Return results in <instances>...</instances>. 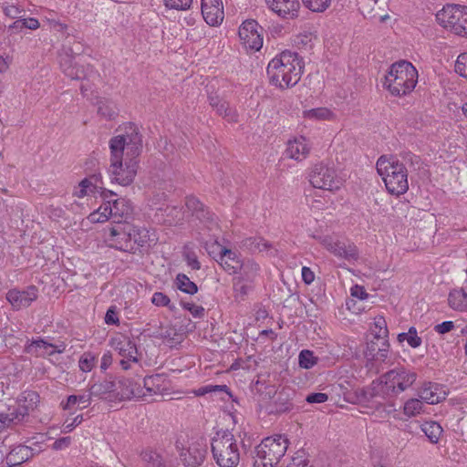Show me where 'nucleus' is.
<instances>
[{"label": "nucleus", "mask_w": 467, "mask_h": 467, "mask_svg": "<svg viewBox=\"0 0 467 467\" xmlns=\"http://www.w3.org/2000/svg\"><path fill=\"white\" fill-rule=\"evenodd\" d=\"M417 379V373L405 367L395 368L373 380L366 389L356 391L357 401H369L376 398L387 400L397 397L410 388Z\"/></svg>", "instance_id": "obj_1"}, {"label": "nucleus", "mask_w": 467, "mask_h": 467, "mask_svg": "<svg viewBox=\"0 0 467 467\" xmlns=\"http://www.w3.org/2000/svg\"><path fill=\"white\" fill-rule=\"evenodd\" d=\"M303 68L304 63L297 53L285 50L269 62L266 71L273 85L287 88L298 83Z\"/></svg>", "instance_id": "obj_2"}, {"label": "nucleus", "mask_w": 467, "mask_h": 467, "mask_svg": "<svg viewBox=\"0 0 467 467\" xmlns=\"http://www.w3.org/2000/svg\"><path fill=\"white\" fill-rule=\"evenodd\" d=\"M418 81V71L409 61L400 60L393 63L385 76L383 82L393 96H405L410 93Z\"/></svg>", "instance_id": "obj_3"}, {"label": "nucleus", "mask_w": 467, "mask_h": 467, "mask_svg": "<svg viewBox=\"0 0 467 467\" xmlns=\"http://www.w3.org/2000/svg\"><path fill=\"white\" fill-rule=\"evenodd\" d=\"M376 167L389 193L399 196L409 190L408 169L397 157L381 156Z\"/></svg>", "instance_id": "obj_4"}, {"label": "nucleus", "mask_w": 467, "mask_h": 467, "mask_svg": "<svg viewBox=\"0 0 467 467\" xmlns=\"http://www.w3.org/2000/svg\"><path fill=\"white\" fill-rule=\"evenodd\" d=\"M211 451L219 467H236L240 462L237 441L228 430L216 431L211 441Z\"/></svg>", "instance_id": "obj_5"}, {"label": "nucleus", "mask_w": 467, "mask_h": 467, "mask_svg": "<svg viewBox=\"0 0 467 467\" xmlns=\"http://www.w3.org/2000/svg\"><path fill=\"white\" fill-rule=\"evenodd\" d=\"M289 441L283 435L265 438L254 448L255 467H275L287 451Z\"/></svg>", "instance_id": "obj_6"}, {"label": "nucleus", "mask_w": 467, "mask_h": 467, "mask_svg": "<svg viewBox=\"0 0 467 467\" xmlns=\"http://www.w3.org/2000/svg\"><path fill=\"white\" fill-rule=\"evenodd\" d=\"M175 447L185 467L201 466L205 460L208 449L204 439L189 437L187 434L178 436Z\"/></svg>", "instance_id": "obj_7"}, {"label": "nucleus", "mask_w": 467, "mask_h": 467, "mask_svg": "<svg viewBox=\"0 0 467 467\" xmlns=\"http://www.w3.org/2000/svg\"><path fill=\"white\" fill-rule=\"evenodd\" d=\"M122 145L119 140H113L109 172L112 182L127 186L133 182L137 174L138 161L136 159L130 158L129 161H125V167L123 166V156L120 155Z\"/></svg>", "instance_id": "obj_8"}, {"label": "nucleus", "mask_w": 467, "mask_h": 467, "mask_svg": "<svg viewBox=\"0 0 467 467\" xmlns=\"http://www.w3.org/2000/svg\"><path fill=\"white\" fill-rule=\"evenodd\" d=\"M119 140L123 144L120 149V155L123 156L124 150H127V156L136 159L142 150V135L139 128L134 123L125 125L124 133L117 135L109 140V150H111L113 140Z\"/></svg>", "instance_id": "obj_9"}, {"label": "nucleus", "mask_w": 467, "mask_h": 467, "mask_svg": "<svg viewBox=\"0 0 467 467\" xmlns=\"http://www.w3.org/2000/svg\"><path fill=\"white\" fill-rule=\"evenodd\" d=\"M309 182L313 187L327 191H335L341 186L335 169L324 163L314 165L309 174Z\"/></svg>", "instance_id": "obj_10"}, {"label": "nucleus", "mask_w": 467, "mask_h": 467, "mask_svg": "<svg viewBox=\"0 0 467 467\" xmlns=\"http://www.w3.org/2000/svg\"><path fill=\"white\" fill-rule=\"evenodd\" d=\"M265 398L273 400L269 404V413H284L287 412L293 408V396L295 391L290 388H283L276 391L274 386L265 387Z\"/></svg>", "instance_id": "obj_11"}, {"label": "nucleus", "mask_w": 467, "mask_h": 467, "mask_svg": "<svg viewBox=\"0 0 467 467\" xmlns=\"http://www.w3.org/2000/svg\"><path fill=\"white\" fill-rule=\"evenodd\" d=\"M262 26L255 20H246L239 27V37L246 50L258 51L263 46Z\"/></svg>", "instance_id": "obj_12"}, {"label": "nucleus", "mask_w": 467, "mask_h": 467, "mask_svg": "<svg viewBox=\"0 0 467 467\" xmlns=\"http://www.w3.org/2000/svg\"><path fill=\"white\" fill-rule=\"evenodd\" d=\"M60 67L64 74L71 79L83 80L97 77V72L91 66H80L68 55L60 58Z\"/></svg>", "instance_id": "obj_13"}, {"label": "nucleus", "mask_w": 467, "mask_h": 467, "mask_svg": "<svg viewBox=\"0 0 467 467\" xmlns=\"http://www.w3.org/2000/svg\"><path fill=\"white\" fill-rule=\"evenodd\" d=\"M114 395L115 401L131 399L147 400V394L143 388L134 379L126 378L120 379L116 382Z\"/></svg>", "instance_id": "obj_14"}, {"label": "nucleus", "mask_w": 467, "mask_h": 467, "mask_svg": "<svg viewBox=\"0 0 467 467\" xmlns=\"http://www.w3.org/2000/svg\"><path fill=\"white\" fill-rule=\"evenodd\" d=\"M112 346L119 352V356L122 357V359L119 361L122 369H129L130 362H139L137 346L130 337L116 338L113 340Z\"/></svg>", "instance_id": "obj_15"}, {"label": "nucleus", "mask_w": 467, "mask_h": 467, "mask_svg": "<svg viewBox=\"0 0 467 467\" xmlns=\"http://www.w3.org/2000/svg\"><path fill=\"white\" fill-rule=\"evenodd\" d=\"M464 5H447L436 14V20L443 26L450 28L455 34V28L462 19Z\"/></svg>", "instance_id": "obj_16"}, {"label": "nucleus", "mask_w": 467, "mask_h": 467, "mask_svg": "<svg viewBox=\"0 0 467 467\" xmlns=\"http://www.w3.org/2000/svg\"><path fill=\"white\" fill-rule=\"evenodd\" d=\"M327 250L335 256L346 259L348 261L357 260L358 258V250L354 244L335 241L331 237H325L322 241Z\"/></svg>", "instance_id": "obj_17"}, {"label": "nucleus", "mask_w": 467, "mask_h": 467, "mask_svg": "<svg viewBox=\"0 0 467 467\" xmlns=\"http://www.w3.org/2000/svg\"><path fill=\"white\" fill-rule=\"evenodd\" d=\"M24 400H18L16 408L8 409L7 415L11 418L14 425L24 421L25 418L28 416L29 411L33 410V404L38 400V394L35 391L25 392Z\"/></svg>", "instance_id": "obj_18"}, {"label": "nucleus", "mask_w": 467, "mask_h": 467, "mask_svg": "<svg viewBox=\"0 0 467 467\" xmlns=\"http://www.w3.org/2000/svg\"><path fill=\"white\" fill-rule=\"evenodd\" d=\"M109 245L123 252H130L134 250L131 244L130 227L118 224L109 230L108 237Z\"/></svg>", "instance_id": "obj_19"}, {"label": "nucleus", "mask_w": 467, "mask_h": 467, "mask_svg": "<svg viewBox=\"0 0 467 467\" xmlns=\"http://www.w3.org/2000/svg\"><path fill=\"white\" fill-rule=\"evenodd\" d=\"M38 296V290L35 285H30L25 290L11 289L6 294L7 301L16 309L29 306Z\"/></svg>", "instance_id": "obj_20"}, {"label": "nucleus", "mask_w": 467, "mask_h": 467, "mask_svg": "<svg viewBox=\"0 0 467 467\" xmlns=\"http://www.w3.org/2000/svg\"><path fill=\"white\" fill-rule=\"evenodd\" d=\"M202 15L210 26L220 25L224 17L221 0H202Z\"/></svg>", "instance_id": "obj_21"}, {"label": "nucleus", "mask_w": 467, "mask_h": 467, "mask_svg": "<svg viewBox=\"0 0 467 467\" xmlns=\"http://www.w3.org/2000/svg\"><path fill=\"white\" fill-rule=\"evenodd\" d=\"M265 3L281 17L294 19L298 16V0H265Z\"/></svg>", "instance_id": "obj_22"}, {"label": "nucleus", "mask_w": 467, "mask_h": 467, "mask_svg": "<svg viewBox=\"0 0 467 467\" xmlns=\"http://www.w3.org/2000/svg\"><path fill=\"white\" fill-rule=\"evenodd\" d=\"M310 152V146L305 137L290 140L285 150L286 157L297 161L305 160Z\"/></svg>", "instance_id": "obj_23"}, {"label": "nucleus", "mask_w": 467, "mask_h": 467, "mask_svg": "<svg viewBox=\"0 0 467 467\" xmlns=\"http://www.w3.org/2000/svg\"><path fill=\"white\" fill-rule=\"evenodd\" d=\"M419 396L428 404H437L445 400L446 392L437 383L425 382L419 391Z\"/></svg>", "instance_id": "obj_24"}, {"label": "nucleus", "mask_w": 467, "mask_h": 467, "mask_svg": "<svg viewBox=\"0 0 467 467\" xmlns=\"http://www.w3.org/2000/svg\"><path fill=\"white\" fill-rule=\"evenodd\" d=\"M115 381L104 379L90 385L89 390L93 398H97L99 400H106L109 401H115Z\"/></svg>", "instance_id": "obj_25"}, {"label": "nucleus", "mask_w": 467, "mask_h": 467, "mask_svg": "<svg viewBox=\"0 0 467 467\" xmlns=\"http://www.w3.org/2000/svg\"><path fill=\"white\" fill-rule=\"evenodd\" d=\"M101 195L105 200V203L100 205L97 211H94L88 216V219L91 223H104L109 217H112V209L110 208V198L116 196L117 194L112 191L104 190Z\"/></svg>", "instance_id": "obj_26"}, {"label": "nucleus", "mask_w": 467, "mask_h": 467, "mask_svg": "<svg viewBox=\"0 0 467 467\" xmlns=\"http://www.w3.org/2000/svg\"><path fill=\"white\" fill-rule=\"evenodd\" d=\"M226 268L231 271H239L240 276L238 278L246 282H253L259 272V265L250 259L241 260L240 263L235 264V266H231L228 264Z\"/></svg>", "instance_id": "obj_27"}, {"label": "nucleus", "mask_w": 467, "mask_h": 467, "mask_svg": "<svg viewBox=\"0 0 467 467\" xmlns=\"http://www.w3.org/2000/svg\"><path fill=\"white\" fill-rule=\"evenodd\" d=\"M36 452L34 450L26 445H18L11 450L5 457L6 465H13L19 467L23 462L31 459Z\"/></svg>", "instance_id": "obj_28"}, {"label": "nucleus", "mask_w": 467, "mask_h": 467, "mask_svg": "<svg viewBox=\"0 0 467 467\" xmlns=\"http://www.w3.org/2000/svg\"><path fill=\"white\" fill-rule=\"evenodd\" d=\"M143 390L147 397L161 395L167 390L166 379L161 374L147 376L143 379Z\"/></svg>", "instance_id": "obj_29"}, {"label": "nucleus", "mask_w": 467, "mask_h": 467, "mask_svg": "<svg viewBox=\"0 0 467 467\" xmlns=\"http://www.w3.org/2000/svg\"><path fill=\"white\" fill-rule=\"evenodd\" d=\"M110 208L112 209V218L118 223L120 219H127L132 213V206L129 200L120 199H110Z\"/></svg>", "instance_id": "obj_30"}, {"label": "nucleus", "mask_w": 467, "mask_h": 467, "mask_svg": "<svg viewBox=\"0 0 467 467\" xmlns=\"http://www.w3.org/2000/svg\"><path fill=\"white\" fill-rule=\"evenodd\" d=\"M217 249H219V258H215V260L221 265L224 271L228 274L233 275L236 274L237 271H231L226 268L227 265L231 266H235L236 263H240L241 260L237 257L236 254L230 249H227L220 244H214Z\"/></svg>", "instance_id": "obj_31"}, {"label": "nucleus", "mask_w": 467, "mask_h": 467, "mask_svg": "<svg viewBox=\"0 0 467 467\" xmlns=\"http://www.w3.org/2000/svg\"><path fill=\"white\" fill-rule=\"evenodd\" d=\"M449 306L456 311L467 310V293L463 289H454L448 296Z\"/></svg>", "instance_id": "obj_32"}, {"label": "nucleus", "mask_w": 467, "mask_h": 467, "mask_svg": "<svg viewBox=\"0 0 467 467\" xmlns=\"http://www.w3.org/2000/svg\"><path fill=\"white\" fill-rule=\"evenodd\" d=\"M421 431L426 435L430 442L436 444L438 443L443 429L441 426L433 420L425 421L420 425Z\"/></svg>", "instance_id": "obj_33"}, {"label": "nucleus", "mask_w": 467, "mask_h": 467, "mask_svg": "<svg viewBox=\"0 0 467 467\" xmlns=\"http://www.w3.org/2000/svg\"><path fill=\"white\" fill-rule=\"evenodd\" d=\"M140 456L146 467H165L162 455L152 448L142 451Z\"/></svg>", "instance_id": "obj_34"}, {"label": "nucleus", "mask_w": 467, "mask_h": 467, "mask_svg": "<svg viewBox=\"0 0 467 467\" xmlns=\"http://www.w3.org/2000/svg\"><path fill=\"white\" fill-rule=\"evenodd\" d=\"M51 347H53V344L43 338L32 339L25 347V352L35 356H41L49 352Z\"/></svg>", "instance_id": "obj_35"}, {"label": "nucleus", "mask_w": 467, "mask_h": 467, "mask_svg": "<svg viewBox=\"0 0 467 467\" xmlns=\"http://www.w3.org/2000/svg\"><path fill=\"white\" fill-rule=\"evenodd\" d=\"M185 205L198 219H209V212L204 210L203 204L194 196L186 197Z\"/></svg>", "instance_id": "obj_36"}, {"label": "nucleus", "mask_w": 467, "mask_h": 467, "mask_svg": "<svg viewBox=\"0 0 467 467\" xmlns=\"http://www.w3.org/2000/svg\"><path fill=\"white\" fill-rule=\"evenodd\" d=\"M243 246L251 253L267 251L272 244L261 237H250L243 241Z\"/></svg>", "instance_id": "obj_37"}, {"label": "nucleus", "mask_w": 467, "mask_h": 467, "mask_svg": "<svg viewBox=\"0 0 467 467\" xmlns=\"http://www.w3.org/2000/svg\"><path fill=\"white\" fill-rule=\"evenodd\" d=\"M176 287L188 295H194L198 291L197 285L191 281L184 274H178L175 279Z\"/></svg>", "instance_id": "obj_38"}, {"label": "nucleus", "mask_w": 467, "mask_h": 467, "mask_svg": "<svg viewBox=\"0 0 467 467\" xmlns=\"http://www.w3.org/2000/svg\"><path fill=\"white\" fill-rule=\"evenodd\" d=\"M131 244L138 246H144L150 241V234L146 228L130 227Z\"/></svg>", "instance_id": "obj_39"}, {"label": "nucleus", "mask_w": 467, "mask_h": 467, "mask_svg": "<svg viewBox=\"0 0 467 467\" xmlns=\"http://www.w3.org/2000/svg\"><path fill=\"white\" fill-rule=\"evenodd\" d=\"M98 113L106 119H113L117 116V110L115 105L106 99L99 100Z\"/></svg>", "instance_id": "obj_40"}, {"label": "nucleus", "mask_w": 467, "mask_h": 467, "mask_svg": "<svg viewBox=\"0 0 467 467\" xmlns=\"http://www.w3.org/2000/svg\"><path fill=\"white\" fill-rule=\"evenodd\" d=\"M333 113L327 108H317L304 111V117L309 119L325 120L330 119Z\"/></svg>", "instance_id": "obj_41"}, {"label": "nucleus", "mask_w": 467, "mask_h": 467, "mask_svg": "<svg viewBox=\"0 0 467 467\" xmlns=\"http://www.w3.org/2000/svg\"><path fill=\"white\" fill-rule=\"evenodd\" d=\"M96 190L97 186L93 184L91 180L88 178H85L79 182L78 188L74 192V195L78 198H83L87 195L95 193Z\"/></svg>", "instance_id": "obj_42"}, {"label": "nucleus", "mask_w": 467, "mask_h": 467, "mask_svg": "<svg viewBox=\"0 0 467 467\" xmlns=\"http://www.w3.org/2000/svg\"><path fill=\"white\" fill-rule=\"evenodd\" d=\"M303 5L312 12L323 13L331 5V0H302Z\"/></svg>", "instance_id": "obj_43"}, {"label": "nucleus", "mask_w": 467, "mask_h": 467, "mask_svg": "<svg viewBox=\"0 0 467 467\" xmlns=\"http://www.w3.org/2000/svg\"><path fill=\"white\" fill-rule=\"evenodd\" d=\"M299 366L303 368H311L317 363V358L314 356L313 351L304 349L299 353Z\"/></svg>", "instance_id": "obj_44"}, {"label": "nucleus", "mask_w": 467, "mask_h": 467, "mask_svg": "<svg viewBox=\"0 0 467 467\" xmlns=\"http://www.w3.org/2000/svg\"><path fill=\"white\" fill-rule=\"evenodd\" d=\"M216 112L223 116L229 122H236L237 115L234 109L229 107V104L226 101H223L217 106L215 109Z\"/></svg>", "instance_id": "obj_45"}, {"label": "nucleus", "mask_w": 467, "mask_h": 467, "mask_svg": "<svg viewBox=\"0 0 467 467\" xmlns=\"http://www.w3.org/2000/svg\"><path fill=\"white\" fill-rule=\"evenodd\" d=\"M422 409V401L420 399H410L404 404V414L409 417L416 416L420 414Z\"/></svg>", "instance_id": "obj_46"}, {"label": "nucleus", "mask_w": 467, "mask_h": 467, "mask_svg": "<svg viewBox=\"0 0 467 467\" xmlns=\"http://www.w3.org/2000/svg\"><path fill=\"white\" fill-rule=\"evenodd\" d=\"M374 326H375V330H374L375 337L378 339L379 338L384 339L388 337L389 331L387 328V323L383 317H377L375 318Z\"/></svg>", "instance_id": "obj_47"}, {"label": "nucleus", "mask_w": 467, "mask_h": 467, "mask_svg": "<svg viewBox=\"0 0 467 467\" xmlns=\"http://www.w3.org/2000/svg\"><path fill=\"white\" fill-rule=\"evenodd\" d=\"M401 160L400 162L405 163V167L410 166L414 170L420 168V158L411 152H405L400 154Z\"/></svg>", "instance_id": "obj_48"}, {"label": "nucleus", "mask_w": 467, "mask_h": 467, "mask_svg": "<svg viewBox=\"0 0 467 467\" xmlns=\"http://www.w3.org/2000/svg\"><path fill=\"white\" fill-rule=\"evenodd\" d=\"M95 365V357L91 353H84L79 361V368L83 372H89Z\"/></svg>", "instance_id": "obj_49"}, {"label": "nucleus", "mask_w": 467, "mask_h": 467, "mask_svg": "<svg viewBox=\"0 0 467 467\" xmlns=\"http://www.w3.org/2000/svg\"><path fill=\"white\" fill-rule=\"evenodd\" d=\"M455 72L461 77L467 78V53L458 56L455 62Z\"/></svg>", "instance_id": "obj_50"}, {"label": "nucleus", "mask_w": 467, "mask_h": 467, "mask_svg": "<svg viewBox=\"0 0 467 467\" xmlns=\"http://www.w3.org/2000/svg\"><path fill=\"white\" fill-rule=\"evenodd\" d=\"M3 11L6 16L16 19L20 18L24 10L15 5H5L3 7Z\"/></svg>", "instance_id": "obj_51"}, {"label": "nucleus", "mask_w": 467, "mask_h": 467, "mask_svg": "<svg viewBox=\"0 0 467 467\" xmlns=\"http://www.w3.org/2000/svg\"><path fill=\"white\" fill-rule=\"evenodd\" d=\"M192 0H166V6L177 10H184L190 7Z\"/></svg>", "instance_id": "obj_52"}, {"label": "nucleus", "mask_w": 467, "mask_h": 467, "mask_svg": "<svg viewBox=\"0 0 467 467\" xmlns=\"http://www.w3.org/2000/svg\"><path fill=\"white\" fill-rule=\"evenodd\" d=\"M376 350L375 348V343L372 342L371 345L368 347L369 354L373 359L379 360V361H384L388 356V349L387 348H378V351L376 353H372Z\"/></svg>", "instance_id": "obj_53"}, {"label": "nucleus", "mask_w": 467, "mask_h": 467, "mask_svg": "<svg viewBox=\"0 0 467 467\" xmlns=\"http://www.w3.org/2000/svg\"><path fill=\"white\" fill-rule=\"evenodd\" d=\"M170 298L161 292H156L153 294L151 302L158 306H167L170 304Z\"/></svg>", "instance_id": "obj_54"}, {"label": "nucleus", "mask_w": 467, "mask_h": 467, "mask_svg": "<svg viewBox=\"0 0 467 467\" xmlns=\"http://www.w3.org/2000/svg\"><path fill=\"white\" fill-rule=\"evenodd\" d=\"M247 283L244 280L240 278H236L234 283V289L236 295H240L242 296H245L250 288V285H246Z\"/></svg>", "instance_id": "obj_55"}, {"label": "nucleus", "mask_w": 467, "mask_h": 467, "mask_svg": "<svg viewBox=\"0 0 467 467\" xmlns=\"http://www.w3.org/2000/svg\"><path fill=\"white\" fill-rule=\"evenodd\" d=\"M92 398H93V396L91 395V392L89 389H88V393L77 395L78 406L79 410L88 408L91 404Z\"/></svg>", "instance_id": "obj_56"}, {"label": "nucleus", "mask_w": 467, "mask_h": 467, "mask_svg": "<svg viewBox=\"0 0 467 467\" xmlns=\"http://www.w3.org/2000/svg\"><path fill=\"white\" fill-rule=\"evenodd\" d=\"M184 258L187 265L193 270H199L201 268V264L198 261V258L194 252H187L184 254Z\"/></svg>", "instance_id": "obj_57"}, {"label": "nucleus", "mask_w": 467, "mask_h": 467, "mask_svg": "<svg viewBox=\"0 0 467 467\" xmlns=\"http://www.w3.org/2000/svg\"><path fill=\"white\" fill-rule=\"evenodd\" d=\"M184 309H187L194 317H202L204 315V308L192 303H182Z\"/></svg>", "instance_id": "obj_58"}, {"label": "nucleus", "mask_w": 467, "mask_h": 467, "mask_svg": "<svg viewBox=\"0 0 467 467\" xmlns=\"http://www.w3.org/2000/svg\"><path fill=\"white\" fill-rule=\"evenodd\" d=\"M105 323L108 325H118L119 323L116 306H110L105 316Z\"/></svg>", "instance_id": "obj_59"}, {"label": "nucleus", "mask_w": 467, "mask_h": 467, "mask_svg": "<svg viewBox=\"0 0 467 467\" xmlns=\"http://www.w3.org/2000/svg\"><path fill=\"white\" fill-rule=\"evenodd\" d=\"M464 8L466 10L463 11L462 19L461 20L460 26H457L455 28V34L467 37V6Z\"/></svg>", "instance_id": "obj_60"}, {"label": "nucleus", "mask_w": 467, "mask_h": 467, "mask_svg": "<svg viewBox=\"0 0 467 467\" xmlns=\"http://www.w3.org/2000/svg\"><path fill=\"white\" fill-rule=\"evenodd\" d=\"M327 400H328L327 394L322 393V392L310 393L306 398V400L308 403H324Z\"/></svg>", "instance_id": "obj_61"}, {"label": "nucleus", "mask_w": 467, "mask_h": 467, "mask_svg": "<svg viewBox=\"0 0 467 467\" xmlns=\"http://www.w3.org/2000/svg\"><path fill=\"white\" fill-rule=\"evenodd\" d=\"M454 327V324L452 321H444L441 324H438L434 327V330L439 334H445L452 330Z\"/></svg>", "instance_id": "obj_62"}, {"label": "nucleus", "mask_w": 467, "mask_h": 467, "mask_svg": "<svg viewBox=\"0 0 467 467\" xmlns=\"http://www.w3.org/2000/svg\"><path fill=\"white\" fill-rule=\"evenodd\" d=\"M350 292H351V296L353 297H356V298H358L361 300L368 297V293L366 292L364 287L361 285H353L350 289Z\"/></svg>", "instance_id": "obj_63"}, {"label": "nucleus", "mask_w": 467, "mask_h": 467, "mask_svg": "<svg viewBox=\"0 0 467 467\" xmlns=\"http://www.w3.org/2000/svg\"><path fill=\"white\" fill-rule=\"evenodd\" d=\"M70 442H71L70 437H62L54 441L52 448L57 451L63 450V449L67 448L69 446Z\"/></svg>", "instance_id": "obj_64"}]
</instances>
